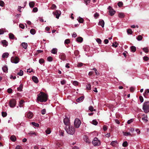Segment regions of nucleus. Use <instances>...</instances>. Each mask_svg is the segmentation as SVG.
<instances>
[{
	"instance_id": "33",
	"label": "nucleus",
	"mask_w": 149,
	"mask_h": 149,
	"mask_svg": "<svg viewBox=\"0 0 149 149\" xmlns=\"http://www.w3.org/2000/svg\"><path fill=\"white\" fill-rule=\"evenodd\" d=\"M118 16L120 18H123L124 17L125 15L123 13H120L118 14Z\"/></svg>"
},
{
	"instance_id": "41",
	"label": "nucleus",
	"mask_w": 149,
	"mask_h": 149,
	"mask_svg": "<svg viewBox=\"0 0 149 149\" xmlns=\"http://www.w3.org/2000/svg\"><path fill=\"white\" fill-rule=\"evenodd\" d=\"M70 41L69 39H68L65 40L64 42L65 44H68L70 43Z\"/></svg>"
},
{
	"instance_id": "47",
	"label": "nucleus",
	"mask_w": 149,
	"mask_h": 149,
	"mask_svg": "<svg viewBox=\"0 0 149 149\" xmlns=\"http://www.w3.org/2000/svg\"><path fill=\"white\" fill-rule=\"evenodd\" d=\"M123 146L124 147H126L128 145V143L127 141H125L123 143Z\"/></svg>"
},
{
	"instance_id": "51",
	"label": "nucleus",
	"mask_w": 149,
	"mask_h": 149,
	"mask_svg": "<svg viewBox=\"0 0 149 149\" xmlns=\"http://www.w3.org/2000/svg\"><path fill=\"white\" fill-rule=\"evenodd\" d=\"M96 41L99 44H101L102 42V40L100 38H97L96 39Z\"/></svg>"
},
{
	"instance_id": "36",
	"label": "nucleus",
	"mask_w": 149,
	"mask_h": 149,
	"mask_svg": "<svg viewBox=\"0 0 149 149\" xmlns=\"http://www.w3.org/2000/svg\"><path fill=\"white\" fill-rule=\"evenodd\" d=\"M86 88L88 90H90L91 89V86L90 84H88L86 86Z\"/></svg>"
},
{
	"instance_id": "38",
	"label": "nucleus",
	"mask_w": 149,
	"mask_h": 149,
	"mask_svg": "<svg viewBox=\"0 0 149 149\" xmlns=\"http://www.w3.org/2000/svg\"><path fill=\"white\" fill-rule=\"evenodd\" d=\"M143 50L145 53H147L148 52V49L147 47L143 48Z\"/></svg>"
},
{
	"instance_id": "2",
	"label": "nucleus",
	"mask_w": 149,
	"mask_h": 149,
	"mask_svg": "<svg viewBox=\"0 0 149 149\" xmlns=\"http://www.w3.org/2000/svg\"><path fill=\"white\" fill-rule=\"evenodd\" d=\"M65 130L68 133L72 135L74 133L75 131L74 127L72 126L70 127V125L68 126V128L66 127H65Z\"/></svg>"
},
{
	"instance_id": "16",
	"label": "nucleus",
	"mask_w": 149,
	"mask_h": 149,
	"mask_svg": "<svg viewBox=\"0 0 149 149\" xmlns=\"http://www.w3.org/2000/svg\"><path fill=\"white\" fill-rule=\"evenodd\" d=\"M21 46L25 49H26L28 45L27 43L25 42H23L21 44Z\"/></svg>"
},
{
	"instance_id": "8",
	"label": "nucleus",
	"mask_w": 149,
	"mask_h": 149,
	"mask_svg": "<svg viewBox=\"0 0 149 149\" xmlns=\"http://www.w3.org/2000/svg\"><path fill=\"white\" fill-rule=\"evenodd\" d=\"M81 123V121L79 119H76L74 123L75 127L77 128H79L80 126Z\"/></svg>"
},
{
	"instance_id": "13",
	"label": "nucleus",
	"mask_w": 149,
	"mask_h": 149,
	"mask_svg": "<svg viewBox=\"0 0 149 149\" xmlns=\"http://www.w3.org/2000/svg\"><path fill=\"white\" fill-rule=\"evenodd\" d=\"M104 21L102 19L100 20L99 22L98 25L101 26L102 28H103L104 26Z\"/></svg>"
},
{
	"instance_id": "55",
	"label": "nucleus",
	"mask_w": 149,
	"mask_h": 149,
	"mask_svg": "<svg viewBox=\"0 0 149 149\" xmlns=\"http://www.w3.org/2000/svg\"><path fill=\"white\" fill-rule=\"evenodd\" d=\"M118 5L119 7H121L123 5V3L122 2H119L118 3Z\"/></svg>"
},
{
	"instance_id": "14",
	"label": "nucleus",
	"mask_w": 149,
	"mask_h": 149,
	"mask_svg": "<svg viewBox=\"0 0 149 149\" xmlns=\"http://www.w3.org/2000/svg\"><path fill=\"white\" fill-rule=\"evenodd\" d=\"M26 116L29 119H31L33 116V113L32 112L30 111L27 114Z\"/></svg>"
},
{
	"instance_id": "15",
	"label": "nucleus",
	"mask_w": 149,
	"mask_h": 149,
	"mask_svg": "<svg viewBox=\"0 0 149 149\" xmlns=\"http://www.w3.org/2000/svg\"><path fill=\"white\" fill-rule=\"evenodd\" d=\"M32 79L33 81L36 83H37L38 82V78L34 76H33L32 77Z\"/></svg>"
},
{
	"instance_id": "32",
	"label": "nucleus",
	"mask_w": 149,
	"mask_h": 149,
	"mask_svg": "<svg viewBox=\"0 0 149 149\" xmlns=\"http://www.w3.org/2000/svg\"><path fill=\"white\" fill-rule=\"evenodd\" d=\"M131 51L133 52H135L136 50V47L134 46H132L131 47Z\"/></svg>"
},
{
	"instance_id": "61",
	"label": "nucleus",
	"mask_w": 149,
	"mask_h": 149,
	"mask_svg": "<svg viewBox=\"0 0 149 149\" xmlns=\"http://www.w3.org/2000/svg\"><path fill=\"white\" fill-rule=\"evenodd\" d=\"M13 90L11 88H8L7 90L8 92L9 93H12Z\"/></svg>"
},
{
	"instance_id": "7",
	"label": "nucleus",
	"mask_w": 149,
	"mask_h": 149,
	"mask_svg": "<svg viewBox=\"0 0 149 149\" xmlns=\"http://www.w3.org/2000/svg\"><path fill=\"white\" fill-rule=\"evenodd\" d=\"M11 61L12 63H17L19 61V59L17 57H12L11 58Z\"/></svg>"
},
{
	"instance_id": "11",
	"label": "nucleus",
	"mask_w": 149,
	"mask_h": 149,
	"mask_svg": "<svg viewBox=\"0 0 149 149\" xmlns=\"http://www.w3.org/2000/svg\"><path fill=\"white\" fill-rule=\"evenodd\" d=\"M144 96L146 98L149 97V89H147L145 90L144 93H143Z\"/></svg>"
},
{
	"instance_id": "26",
	"label": "nucleus",
	"mask_w": 149,
	"mask_h": 149,
	"mask_svg": "<svg viewBox=\"0 0 149 149\" xmlns=\"http://www.w3.org/2000/svg\"><path fill=\"white\" fill-rule=\"evenodd\" d=\"M85 141L87 143H89L91 142L90 140L89 139L87 136H85V138L84 139Z\"/></svg>"
},
{
	"instance_id": "53",
	"label": "nucleus",
	"mask_w": 149,
	"mask_h": 149,
	"mask_svg": "<svg viewBox=\"0 0 149 149\" xmlns=\"http://www.w3.org/2000/svg\"><path fill=\"white\" fill-rule=\"evenodd\" d=\"M39 62L40 64L43 63L44 62V60L43 58H41L39 60Z\"/></svg>"
},
{
	"instance_id": "24",
	"label": "nucleus",
	"mask_w": 149,
	"mask_h": 149,
	"mask_svg": "<svg viewBox=\"0 0 149 149\" xmlns=\"http://www.w3.org/2000/svg\"><path fill=\"white\" fill-rule=\"evenodd\" d=\"M23 87V85L22 84H21L19 86V87L17 88V90L19 91H21L22 90V88Z\"/></svg>"
},
{
	"instance_id": "52",
	"label": "nucleus",
	"mask_w": 149,
	"mask_h": 149,
	"mask_svg": "<svg viewBox=\"0 0 149 149\" xmlns=\"http://www.w3.org/2000/svg\"><path fill=\"white\" fill-rule=\"evenodd\" d=\"M93 70H95V74L97 75H99L100 74V73L98 72L97 70L95 68H94Z\"/></svg>"
},
{
	"instance_id": "30",
	"label": "nucleus",
	"mask_w": 149,
	"mask_h": 149,
	"mask_svg": "<svg viewBox=\"0 0 149 149\" xmlns=\"http://www.w3.org/2000/svg\"><path fill=\"white\" fill-rule=\"evenodd\" d=\"M57 50L56 48H53L51 51V52L53 54H56L57 53Z\"/></svg>"
},
{
	"instance_id": "20",
	"label": "nucleus",
	"mask_w": 149,
	"mask_h": 149,
	"mask_svg": "<svg viewBox=\"0 0 149 149\" xmlns=\"http://www.w3.org/2000/svg\"><path fill=\"white\" fill-rule=\"evenodd\" d=\"M143 116H144L142 117V119L143 120L144 122H146L148 121V120H147V115L145 116L144 114H143Z\"/></svg>"
},
{
	"instance_id": "63",
	"label": "nucleus",
	"mask_w": 149,
	"mask_h": 149,
	"mask_svg": "<svg viewBox=\"0 0 149 149\" xmlns=\"http://www.w3.org/2000/svg\"><path fill=\"white\" fill-rule=\"evenodd\" d=\"M73 84L74 85L76 86H77L78 85V84H79V83L78 82H77L76 81H74L73 82Z\"/></svg>"
},
{
	"instance_id": "56",
	"label": "nucleus",
	"mask_w": 149,
	"mask_h": 149,
	"mask_svg": "<svg viewBox=\"0 0 149 149\" xmlns=\"http://www.w3.org/2000/svg\"><path fill=\"white\" fill-rule=\"evenodd\" d=\"M84 1L85 2V3L86 5H87L88 3H89L91 1V0H84Z\"/></svg>"
},
{
	"instance_id": "4",
	"label": "nucleus",
	"mask_w": 149,
	"mask_h": 149,
	"mask_svg": "<svg viewBox=\"0 0 149 149\" xmlns=\"http://www.w3.org/2000/svg\"><path fill=\"white\" fill-rule=\"evenodd\" d=\"M92 143L95 146H98L100 145L101 142L100 141L98 140L97 138L95 137L92 141Z\"/></svg>"
},
{
	"instance_id": "19",
	"label": "nucleus",
	"mask_w": 149,
	"mask_h": 149,
	"mask_svg": "<svg viewBox=\"0 0 149 149\" xmlns=\"http://www.w3.org/2000/svg\"><path fill=\"white\" fill-rule=\"evenodd\" d=\"M83 38L81 37H78L76 39V40L78 42H82L83 41Z\"/></svg>"
},
{
	"instance_id": "50",
	"label": "nucleus",
	"mask_w": 149,
	"mask_h": 149,
	"mask_svg": "<svg viewBox=\"0 0 149 149\" xmlns=\"http://www.w3.org/2000/svg\"><path fill=\"white\" fill-rule=\"evenodd\" d=\"M92 124L94 125H97V122L95 120H94L92 121Z\"/></svg>"
},
{
	"instance_id": "22",
	"label": "nucleus",
	"mask_w": 149,
	"mask_h": 149,
	"mask_svg": "<svg viewBox=\"0 0 149 149\" xmlns=\"http://www.w3.org/2000/svg\"><path fill=\"white\" fill-rule=\"evenodd\" d=\"M9 38L10 39H14L15 36L14 35L13 33H10L9 34Z\"/></svg>"
},
{
	"instance_id": "64",
	"label": "nucleus",
	"mask_w": 149,
	"mask_h": 149,
	"mask_svg": "<svg viewBox=\"0 0 149 149\" xmlns=\"http://www.w3.org/2000/svg\"><path fill=\"white\" fill-rule=\"evenodd\" d=\"M46 112V111L45 109H44L41 111V113L42 115L45 114V113Z\"/></svg>"
},
{
	"instance_id": "18",
	"label": "nucleus",
	"mask_w": 149,
	"mask_h": 149,
	"mask_svg": "<svg viewBox=\"0 0 149 149\" xmlns=\"http://www.w3.org/2000/svg\"><path fill=\"white\" fill-rule=\"evenodd\" d=\"M10 139L12 141L15 142L16 141V138L15 136L12 135L11 136Z\"/></svg>"
},
{
	"instance_id": "5",
	"label": "nucleus",
	"mask_w": 149,
	"mask_h": 149,
	"mask_svg": "<svg viewBox=\"0 0 149 149\" xmlns=\"http://www.w3.org/2000/svg\"><path fill=\"white\" fill-rule=\"evenodd\" d=\"M16 104V101L14 99H11L9 102V105L11 108L14 107L15 106Z\"/></svg>"
},
{
	"instance_id": "46",
	"label": "nucleus",
	"mask_w": 149,
	"mask_h": 149,
	"mask_svg": "<svg viewBox=\"0 0 149 149\" xmlns=\"http://www.w3.org/2000/svg\"><path fill=\"white\" fill-rule=\"evenodd\" d=\"M28 134H34L36 136L37 135V134L36 133H35V132H34L33 131H30L29 132Z\"/></svg>"
},
{
	"instance_id": "45",
	"label": "nucleus",
	"mask_w": 149,
	"mask_h": 149,
	"mask_svg": "<svg viewBox=\"0 0 149 149\" xmlns=\"http://www.w3.org/2000/svg\"><path fill=\"white\" fill-rule=\"evenodd\" d=\"M118 45V43H117L116 42H115V43H113L112 45V46L113 47H116Z\"/></svg>"
},
{
	"instance_id": "40",
	"label": "nucleus",
	"mask_w": 149,
	"mask_h": 149,
	"mask_svg": "<svg viewBox=\"0 0 149 149\" xmlns=\"http://www.w3.org/2000/svg\"><path fill=\"white\" fill-rule=\"evenodd\" d=\"M142 38L143 37L141 35H139L136 38L139 41L141 40H142Z\"/></svg>"
},
{
	"instance_id": "25",
	"label": "nucleus",
	"mask_w": 149,
	"mask_h": 149,
	"mask_svg": "<svg viewBox=\"0 0 149 149\" xmlns=\"http://www.w3.org/2000/svg\"><path fill=\"white\" fill-rule=\"evenodd\" d=\"M2 70L3 71L5 72H8V68L6 66H4L2 68Z\"/></svg>"
},
{
	"instance_id": "34",
	"label": "nucleus",
	"mask_w": 149,
	"mask_h": 149,
	"mask_svg": "<svg viewBox=\"0 0 149 149\" xmlns=\"http://www.w3.org/2000/svg\"><path fill=\"white\" fill-rule=\"evenodd\" d=\"M77 20H78L79 22L80 23H83L84 22V20L83 18L79 17V19H77Z\"/></svg>"
},
{
	"instance_id": "35",
	"label": "nucleus",
	"mask_w": 149,
	"mask_h": 149,
	"mask_svg": "<svg viewBox=\"0 0 149 149\" xmlns=\"http://www.w3.org/2000/svg\"><path fill=\"white\" fill-rule=\"evenodd\" d=\"M124 135L125 136H127L128 135L131 136H132V134L130 132H124Z\"/></svg>"
},
{
	"instance_id": "59",
	"label": "nucleus",
	"mask_w": 149,
	"mask_h": 149,
	"mask_svg": "<svg viewBox=\"0 0 149 149\" xmlns=\"http://www.w3.org/2000/svg\"><path fill=\"white\" fill-rule=\"evenodd\" d=\"M99 14L98 13H96L94 15V17L95 19H97L99 16Z\"/></svg>"
},
{
	"instance_id": "17",
	"label": "nucleus",
	"mask_w": 149,
	"mask_h": 149,
	"mask_svg": "<svg viewBox=\"0 0 149 149\" xmlns=\"http://www.w3.org/2000/svg\"><path fill=\"white\" fill-rule=\"evenodd\" d=\"M1 43L4 46H6L8 45V42L5 40H2L1 41Z\"/></svg>"
},
{
	"instance_id": "29",
	"label": "nucleus",
	"mask_w": 149,
	"mask_h": 149,
	"mask_svg": "<svg viewBox=\"0 0 149 149\" xmlns=\"http://www.w3.org/2000/svg\"><path fill=\"white\" fill-rule=\"evenodd\" d=\"M24 101L23 100H21L19 101V107H22L23 106V104L24 103Z\"/></svg>"
},
{
	"instance_id": "62",
	"label": "nucleus",
	"mask_w": 149,
	"mask_h": 149,
	"mask_svg": "<svg viewBox=\"0 0 149 149\" xmlns=\"http://www.w3.org/2000/svg\"><path fill=\"white\" fill-rule=\"evenodd\" d=\"M149 58L147 56H145L143 57V59L145 61H147L149 60Z\"/></svg>"
},
{
	"instance_id": "58",
	"label": "nucleus",
	"mask_w": 149,
	"mask_h": 149,
	"mask_svg": "<svg viewBox=\"0 0 149 149\" xmlns=\"http://www.w3.org/2000/svg\"><path fill=\"white\" fill-rule=\"evenodd\" d=\"M4 2L2 1H0V6L2 7H3L4 6Z\"/></svg>"
},
{
	"instance_id": "21",
	"label": "nucleus",
	"mask_w": 149,
	"mask_h": 149,
	"mask_svg": "<svg viewBox=\"0 0 149 149\" xmlns=\"http://www.w3.org/2000/svg\"><path fill=\"white\" fill-rule=\"evenodd\" d=\"M35 5V3L33 1H31L29 3V6L30 8H33Z\"/></svg>"
},
{
	"instance_id": "43",
	"label": "nucleus",
	"mask_w": 149,
	"mask_h": 149,
	"mask_svg": "<svg viewBox=\"0 0 149 149\" xmlns=\"http://www.w3.org/2000/svg\"><path fill=\"white\" fill-rule=\"evenodd\" d=\"M23 71L22 70H20L19 72L17 73V74L22 76L23 75Z\"/></svg>"
},
{
	"instance_id": "12",
	"label": "nucleus",
	"mask_w": 149,
	"mask_h": 149,
	"mask_svg": "<svg viewBox=\"0 0 149 149\" xmlns=\"http://www.w3.org/2000/svg\"><path fill=\"white\" fill-rule=\"evenodd\" d=\"M59 57L61 60L64 61L66 59V56L64 53H62L59 55Z\"/></svg>"
},
{
	"instance_id": "3",
	"label": "nucleus",
	"mask_w": 149,
	"mask_h": 149,
	"mask_svg": "<svg viewBox=\"0 0 149 149\" xmlns=\"http://www.w3.org/2000/svg\"><path fill=\"white\" fill-rule=\"evenodd\" d=\"M143 109L145 113L149 112V101L144 103L143 106Z\"/></svg>"
},
{
	"instance_id": "44",
	"label": "nucleus",
	"mask_w": 149,
	"mask_h": 149,
	"mask_svg": "<svg viewBox=\"0 0 149 149\" xmlns=\"http://www.w3.org/2000/svg\"><path fill=\"white\" fill-rule=\"evenodd\" d=\"M56 8V5L54 4H53L52 5V7H51V8L52 10H54Z\"/></svg>"
},
{
	"instance_id": "9",
	"label": "nucleus",
	"mask_w": 149,
	"mask_h": 149,
	"mask_svg": "<svg viewBox=\"0 0 149 149\" xmlns=\"http://www.w3.org/2000/svg\"><path fill=\"white\" fill-rule=\"evenodd\" d=\"M108 9L109 10V15H110L113 16L114 14L115 11L112 9L111 7L109 6Z\"/></svg>"
},
{
	"instance_id": "37",
	"label": "nucleus",
	"mask_w": 149,
	"mask_h": 149,
	"mask_svg": "<svg viewBox=\"0 0 149 149\" xmlns=\"http://www.w3.org/2000/svg\"><path fill=\"white\" fill-rule=\"evenodd\" d=\"M74 54L76 56H78L79 54V52L78 50H76L74 51Z\"/></svg>"
},
{
	"instance_id": "1",
	"label": "nucleus",
	"mask_w": 149,
	"mask_h": 149,
	"mask_svg": "<svg viewBox=\"0 0 149 149\" xmlns=\"http://www.w3.org/2000/svg\"><path fill=\"white\" fill-rule=\"evenodd\" d=\"M37 101L41 102H46L47 100L48 96L43 92H40L37 95Z\"/></svg>"
},
{
	"instance_id": "28",
	"label": "nucleus",
	"mask_w": 149,
	"mask_h": 149,
	"mask_svg": "<svg viewBox=\"0 0 149 149\" xmlns=\"http://www.w3.org/2000/svg\"><path fill=\"white\" fill-rule=\"evenodd\" d=\"M9 55L8 53H6L3 54L2 56V58H7Z\"/></svg>"
},
{
	"instance_id": "57",
	"label": "nucleus",
	"mask_w": 149,
	"mask_h": 149,
	"mask_svg": "<svg viewBox=\"0 0 149 149\" xmlns=\"http://www.w3.org/2000/svg\"><path fill=\"white\" fill-rule=\"evenodd\" d=\"M7 114L6 112H2V115L3 117H5L7 116Z\"/></svg>"
},
{
	"instance_id": "6",
	"label": "nucleus",
	"mask_w": 149,
	"mask_h": 149,
	"mask_svg": "<svg viewBox=\"0 0 149 149\" xmlns=\"http://www.w3.org/2000/svg\"><path fill=\"white\" fill-rule=\"evenodd\" d=\"M61 14V11L59 10H56L53 12V14L56 18L58 19Z\"/></svg>"
},
{
	"instance_id": "48",
	"label": "nucleus",
	"mask_w": 149,
	"mask_h": 149,
	"mask_svg": "<svg viewBox=\"0 0 149 149\" xmlns=\"http://www.w3.org/2000/svg\"><path fill=\"white\" fill-rule=\"evenodd\" d=\"M89 110L91 111L92 112L93 111H95V109H94L93 107L92 106H90L89 107Z\"/></svg>"
},
{
	"instance_id": "60",
	"label": "nucleus",
	"mask_w": 149,
	"mask_h": 149,
	"mask_svg": "<svg viewBox=\"0 0 149 149\" xmlns=\"http://www.w3.org/2000/svg\"><path fill=\"white\" fill-rule=\"evenodd\" d=\"M139 99L141 102H142L143 101V99L142 96H140L139 97Z\"/></svg>"
},
{
	"instance_id": "54",
	"label": "nucleus",
	"mask_w": 149,
	"mask_h": 149,
	"mask_svg": "<svg viewBox=\"0 0 149 149\" xmlns=\"http://www.w3.org/2000/svg\"><path fill=\"white\" fill-rule=\"evenodd\" d=\"M47 60L48 61L50 62L52 61L53 59L52 57L49 56L47 57Z\"/></svg>"
},
{
	"instance_id": "39",
	"label": "nucleus",
	"mask_w": 149,
	"mask_h": 149,
	"mask_svg": "<svg viewBox=\"0 0 149 149\" xmlns=\"http://www.w3.org/2000/svg\"><path fill=\"white\" fill-rule=\"evenodd\" d=\"M45 132L47 134H50L51 132L50 129L49 128H47Z\"/></svg>"
},
{
	"instance_id": "42",
	"label": "nucleus",
	"mask_w": 149,
	"mask_h": 149,
	"mask_svg": "<svg viewBox=\"0 0 149 149\" xmlns=\"http://www.w3.org/2000/svg\"><path fill=\"white\" fill-rule=\"evenodd\" d=\"M127 32L128 34H132L133 32L131 29H129L127 30Z\"/></svg>"
},
{
	"instance_id": "23",
	"label": "nucleus",
	"mask_w": 149,
	"mask_h": 149,
	"mask_svg": "<svg viewBox=\"0 0 149 149\" xmlns=\"http://www.w3.org/2000/svg\"><path fill=\"white\" fill-rule=\"evenodd\" d=\"M84 97L83 96H81L79 98L77 99L76 100V101L77 102H79L80 101L83 100L84 99Z\"/></svg>"
},
{
	"instance_id": "27",
	"label": "nucleus",
	"mask_w": 149,
	"mask_h": 149,
	"mask_svg": "<svg viewBox=\"0 0 149 149\" xmlns=\"http://www.w3.org/2000/svg\"><path fill=\"white\" fill-rule=\"evenodd\" d=\"M117 141H113L111 142L110 144L112 146H115L116 144H117Z\"/></svg>"
},
{
	"instance_id": "31",
	"label": "nucleus",
	"mask_w": 149,
	"mask_h": 149,
	"mask_svg": "<svg viewBox=\"0 0 149 149\" xmlns=\"http://www.w3.org/2000/svg\"><path fill=\"white\" fill-rule=\"evenodd\" d=\"M30 32L31 34L34 35L35 34L36 31L34 29H31Z\"/></svg>"
},
{
	"instance_id": "10",
	"label": "nucleus",
	"mask_w": 149,
	"mask_h": 149,
	"mask_svg": "<svg viewBox=\"0 0 149 149\" xmlns=\"http://www.w3.org/2000/svg\"><path fill=\"white\" fill-rule=\"evenodd\" d=\"M63 122L64 124L66 126H69L70 124V122L69 119L66 117L63 120Z\"/></svg>"
},
{
	"instance_id": "49",
	"label": "nucleus",
	"mask_w": 149,
	"mask_h": 149,
	"mask_svg": "<svg viewBox=\"0 0 149 149\" xmlns=\"http://www.w3.org/2000/svg\"><path fill=\"white\" fill-rule=\"evenodd\" d=\"M31 123L35 127H38L39 126V124H38L36 123L35 122H32Z\"/></svg>"
}]
</instances>
